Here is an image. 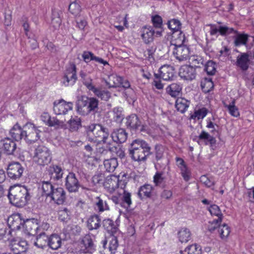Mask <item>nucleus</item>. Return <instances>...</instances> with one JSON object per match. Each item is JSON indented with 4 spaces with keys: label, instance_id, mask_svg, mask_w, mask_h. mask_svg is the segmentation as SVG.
<instances>
[{
    "label": "nucleus",
    "instance_id": "f257e3e1",
    "mask_svg": "<svg viewBox=\"0 0 254 254\" xmlns=\"http://www.w3.org/2000/svg\"><path fill=\"white\" fill-rule=\"evenodd\" d=\"M8 197L13 205L17 207H22L27 204L30 198V195L25 187L16 185L9 188Z\"/></svg>",
    "mask_w": 254,
    "mask_h": 254
},
{
    "label": "nucleus",
    "instance_id": "f03ea898",
    "mask_svg": "<svg viewBox=\"0 0 254 254\" xmlns=\"http://www.w3.org/2000/svg\"><path fill=\"white\" fill-rule=\"evenodd\" d=\"M86 132L88 140L94 143L100 141L107 143L110 134L108 128L99 124H93L87 126Z\"/></svg>",
    "mask_w": 254,
    "mask_h": 254
},
{
    "label": "nucleus",
    "instance_id": "7ed1b4c3",
    "mask_svg": "<svg viewBox=\"0 0 254 254\" xmlns=\"http://www.w3.org/2000/svg\"><path fill=\"white\" fill-rule=\"evenodd\" d=\"M150 148L144 141L135 139L132 141L129 149L131 158L136 161H144L150 154Z\"/></svg>",
    "mask_w": 254,
    "mask_h": 254
},
{
    "label": "nucleus",
    "instance_id": "20e7f679",
    "mask_svg": "<svg viewBox=\"0 0 254 254\" xmlns=\"http://www.w3.org/2000/svg\"><path fill=\"white\" fill-rule=\"evenodd\" d=\"M185 40V35L181 30L173 31L172 34V41H168L166 43H163L161 45L162 49H160V51H162L163 56L160 57V60H161L162 57L165 58H169L168 54L170 45H173L175 46L182 45L184 44Z\"/></svg>",
    "mask_w": 254,
    "mask_h": 254
},
{
    "label": "nucleus",
    "instance_id": "39448f33",
    "mask_svg": "<svg viewBox=\"0 0 254 254\" xmlns=\"http://www.w3.org/2000/svg\"><path fill=\"white\" fill-rule=\"evenodd\" d=\"M33 158L34 161L39 165H47L52 160L51 151L44 145H38L34 149Z\"/></svg>",
    "mask_w": 254,
    "mask_h": 254
},
{
    "label": "nucleus",
    "instance_id": "423d86ee",
    "mask_svg": "<svg viewBox=\"0 0 254 254\" xmlns=\"http://www.w3.org/2000/svg\"><path fill=\"white\" fill-rule=\"evenodd\" d=\"M24 140L28 144H32L40 139V131L33 124H27L25 127Z\"/></svg>",
    "mask_w": 254,
    "mask_h": 254
},
{
    "label": "nucleus",
    "instance_id": "0eeeda50",
    "mask_svg": "<svg viewBox=\"0 0 254 254\" xmlns=\"http://www.w3.org/2000/svg\"><path fill=\"white\" fill-rule=\"evenodd\" d=\"M76 66L72 64L66 69L63 77L62 83L66 86L73 85L77 80Z\"/></svg>",
    "mask_w": 254,
    "mask_h": 254
},
{
    "label": "nucleus",
    "instance_id": "6e6552de",
    "mask_svg": "<svg viewBox=\"0 0 254 254\" xmlns=\"http://www.w3.org/2000/svg\"><path fill=\"white\" fill-rule=\"evenodd\" d=\"M137 195L141 200L147 198L154 199L157 198V191L151 185L145 184L139 188Z\"/></svg>",
    "mask_w": 254,
    "mask_h": 254
},
{
    "label": "nucleus",
    "instance_id": "1a4fd4ad",
    "mask_svg": "<svg viewBox=\"0 0 254 254\" xmlns=\"http://www.w3.org/2000/svg\"><path fill=\"white\" fill-rule=\"evenodd\" d=\"M9 246L15 254L25 253L28 248V243L24 239H11Z\"/></svg>",
    "mask_w": 254,
    "mask_h": 254
},
{
    "label": "nucleus",
    "instance_id": "9d476101",
    "mask_svg": "<svg viewBox=\"0 0 254 254\" xmlns=\"http://www.w3.org/2000/svg\"><path fill=\"white\" fill-rule=\"evenodd\" d=\"M24 169L18 162H13L10 164L7 169V175L12 180L19 179L23 172Z\"/></svg>",
    "mask_w": 254,
    "mask_h": 254
},
{
    "label": "nucleus",
    "instance_id": "9b49d317",
    "mask_svg": "<svg viewBox=\"0 0 254 254\" xmlns=\"http://www.w3.org/2000/svg\"><path fill=\"white\" fill-rule=\"evenodd\" d=\"M106 146H103L97 148L96 156L100 160H105L112 156L113 151L115 149V146L109 143H106Z\"/></svg>",
    "mask_w": 254,
    "mask_h": 254
},
{
    "label": "nucleus",
    "instance_id": "f8f14e48",
    "mask_svg": "<svg viewBox=\"0 0 254 254\" xmlns=\"http://www.w3.org/2000/svg\"><path fill=\"white\" fill-rule=\"evenodd\" d=\"M73 107V103L66 102L64 100L59 101L58 103L54 102V111L57 115H65L68 111L71 110Z\"/></svg>",
    "mask_w": 254,
    "mask_h": 254
},
{
    "label": "nucleus",
    "instance_id": "ddd939ff",
    "mask_svg": "<svg viewBox=\"0 0 254 254\" xmlns=\"http://www.w3.org/2000/svg\"><path fill=\"white\" fill-rule=\"evenodd\" d=\"M65 186L69 192L77 191L80 184L73 173H69L65 178Z\"/></svg>",
    "mask_w": 254,
    "mask_h": 254
},
{
    "label": "nucleus",
    "instance_id": "4468645a",
    "mask_svg": "<svg viewBox=\"0 0 254 254\" xmlns=\"http://www.w3.org/2000/svg\"><path fill=\"white\" fill-rule=\"evenodd\" d=\"M190 48L184 44L175 46L173 54L180 61L186 60L189 57Z\"/></svg>",
    "mask_w": 254,
    "mask_h": 254
},
{
    "label": "nucleus",
    "instance_id": "2eb2a0df",
    "mask_svg": "<svg viewBox=\"0 0 254 254\" xmlns=\"http://www.w3.org/2000/svg\"><path fill=\"white\" fill-rule=\"evenodd\" d=\"M179 76L186 80H192L195 78V69L190 65H182L179 69Z\"/></svg>",
    "mask_w": 254,
    "mask_h": 254
},
{
    "label": "nucleus",
    "instance_id": "dca6fc26",
    "mask_svg": "<svg viewBox=\"0 0 254 254\" xmlns=\"http://www.w3.org/2000/svg\"><path fill=\"white\" fill-rule=\"evenodd\" d=\"M161 64L160 67V79L164 81H170L173 79L174 75V67L168 64Z\"/></svg>",
    "mask_w": 254,
    "mask_h": 254
},
{
    "label": "nucleus",
    "instance_id": "f3484780",
    "mask_svg": "<svg viewBox=\"0 0 254 254\" xmlns=\"http://www.w3.org/2000/svg\"><path fill=\"white\" fill-rule=\"evenodd\" d=\"M249 55L248 53H242L237 57L235 64L243 71H246L249 67Z\"/></svg>",
    "mask_w": 254,
    "mask_h": 254
},
{
    "label": "nucleus",
    "instance_id": "a211bd4d",
    "mask_svg": "<svg viewBox=\"0 0 254 254\" xmlns=\"http://www.w3.org/2000/svg\"><path fill=\"white\" fill-rule=\"evenodd\" d=\"M103 225L110 236L113 237L114 238L119 237L120 232L113 220L110 219H105L103 221Z\"/></svg>",
    "mask_w": 254,
    "mask_h": 254
},
{
    "label": "nucleus",
    "instance_id": "6ab92c4d",
    "mask_svg": "<svg viewBox=\"0 0 254 254\" xmlns=\"http://www.w3.org/2000/svg\"><path fill=\"white\" fill-rule=\"evenodd\" d=\"M50 196L57 204H62L66 198L65 191L62 188H57L54 189Z\"/></svg>",
    "mask_w": 254,
    "mask_h": 254
},
{
    "label": "nucleus",
    "instance_id": "aec40b11",
    "mask_svg": "<svg viewBox=\"0 0 254 254\" xmlns=\"http://www.w3.org/2000/svg\"><path fill=\"white\" fill-rule=\"evenodd\" d=\"M1 149L8 155H12L16 148L15 142L8 137H5L0 141Z\"/></svg>",
    "mask_w": 254,
    "mask_h": 254
},
{
    "label": "nucleus",
    "instance_id": "412c9836",
    "mask_svg": "<svg viewBox=\"0 0 254 254\" xmlns=\"http://www.w3.org/2000/svg\"><path fill=\"white\" fill-rule=\"evenodd\" d=\"M24 223L23 220L21 218L19 214H15L8 218L7 224L11 230H18L20 226Z\"/></svg>",
    "mask_w": 254,
    "mask_h": 254
},
{
    "label": "nucleus",
    "instance_id": "4be33fe9",
    "mask_svg": "<svg viewBox=\"0 0 254 254\" xmlns=\"http://www.w3.org/2000/svg\"><path fill=\"white\" fill-rule=\"evenodd\" d=\"M127 135L125 129L120 128L114 129L111 133V137L114 142L122 143L127 140Z\"/></svg>",
    "mask_w": 254,
    "mask_h": 254
},
{
    "label": "nucleus",
    "instance_id": "5701e85b",
    "mask_svg": "<svg viewBox=\"0 0 254 254\" xmlns=\"http://www.w3.org/2000/svg\"><path fill=\"white\" fill-rule=\"evenodd\" d=\"M119 179L115 175L108 176L104 183V186L110 192H113L119 187Z\"/></svg>",
    "mask_w": 254,
    "mask_h": 254
},
{
    "label": "nucleus",
    "instance_id": "b1692460",
    "mask_svg": "<svg viewBox=\"0 0 254 254\" xmlns=\"http://www.w3.org/2000/svg\"><path fill=\"white\" fill-rule=\"evenodd\" d=\"M79 246L80 253L92 254L95 251V247L92 239H82Z\"/></svg>",
    "mask_w": 254,
    "mask_h": 254
},
{
    "label": "nucleus",
    "instance_id": "393cba45",
    "mask_svg": "<svg viewBox=\"0 0 254 254\" xmlns=\"http://www.w3.org/2000/svg\"><path fill=\"white\" fill-rule=\"evenodd\" d=\"M198 138L200 140L203 141L205 145H209L212 149L214 150L215 149L216 140L215 137L210 135L207 132L204 130L202 131L198 135Z\"/></svg>",
    "mask_w": 254,
    "mask_h": 254
},
{
    "label": "nucleus",
    "instance_id": "a878e982",
    "mask_svg": "<svg viewBox=\"0 0 254 254\" xmlns=\"http://www.w3.org/2000/svg\"><path fill=\"white\" fill-rule=\"evenodd\" d=\"M88 97H82L76 103V111L78 113L82 116L88 115Z\"/></svg>",
    "mask_w": 254,
    "mask_h": 254
},
{
    "label": "nucleus",
    "instance_id": "bb28decb",
    "mask_svg": "<svg viewBox=\"0 0 254 254\" xmlns=\"http://www.w3.org/2000/svg\"><path fill=\"white\" fill-rule=\"evenodd\" d=\"M118 246V239H109V241L105 240L103 242V247L105 251L107 253H110V254H114Z\"/></svg>",
    "mask_w": 254,
    "mask_h": 254
},
{
    "label": "nucleus",
    "instance_id": "cd10ccee",
    "mask_svg": "<svg viewBox=\"0 0 254 254\" xmlns=\"http://www.w3.org/2000/svg\"><path fill=\"white\" fill-rule=\"evenodd\" d=\"M141 36L144 42L147 44L153 41L154 31L151 26H144L141 29Z\"/></svg>",
    "mask_w": 254,
    "mask_h": 254
},
{
    "label": "nucleus",
    "instance_id": "c85d7f7f",
    "mask_svg": "<svg viewBox=\"0 0 254 254\" xmlns=\"http://www.w3.org/2000/svg\"><path fill=\"white\" fill-rule=\"evenodd\" d=\"M68 130L70 132L77 131L81 127V120L77 116L71 117L67 122Z\"/></svg>",
    "mask_w": 254,
    "mask_h": 254
},
{
    "label": "nucleus",
    "instance_id": "c756f323",
    "mask_svg": "<svg viewBox=\"0 0 254 254\" xmlns=\"http://www.w3.org/2000/svg\"><path fill=\"white\" fill-rule=\"evenodd\" d=\"M249 36L245 33H240L237 31V33L232 36L234 39V44L235 46L239 47L241 45L247 46Z\"/></svg>",
    "mask_w": 254,
    "mask_h": 254
},
{
    "label": "nucleus",
    "instance_id": "7c9ffc66",
    "mask_svg": "<svg viewBox=\"0 0 254 254\" xmlns=\"http://www.w3.org/2000/svg\"><path fill=\"white\" fill-rule=\"evenodd\" d=\"M47 171L51 178L55 180H59L63 177V171L62 168L58 165H52L49 166Z\"/></svg>",
    "mask_w": 254,
    "mask_h": 254
},
{
    "label": "nucleus",
    "instance_id": "2f4dec72",
    "mask_svg": "<svg viewBox=\"0 0 254 254\" xmlns=\"http://www.w3.org/2000/svg\"><path fill=\"white\" fill-rule=\"evenodd\" d=\"M87 226L89 230H97L101 226V219L99 215H91L87 221Z\"/></svg>",
    "mask_w": 254,
    "mask_h": 254
},
{
    "label": "nucleus",
    "instance_id": "473e14b6",
    "mask_svg": "<svg viewBox=\"0 0 254 254\" xmlns=\"http://www.w3.org/2000/svg\"><path fill=\"white\" fill-rule=\"evenodd\" d=\"M126 125L127 128L137 129L141 125V122L135 114H131L126 118Z\"/></svg>",
    "mask_w": 254,
    "mask_h": 254
},
{
    "label": "nucleus",
    "instance_id": "72a5a7b5",
    "mask_svg": "<svg viewBox=\"0 0 254 254\" xmlns=\"http://www.w3.org/2000/svg\"><path fill=\"white\" fill-rule=\"evenodd\" d=\"M25 130L17 124H15L10 129L9 133L11 136L16 141H19L24 138Z\"/></svg>",
    "mask_w": 254,
    "mask_h": 254
},
{
    "label": "nucleus",
    "instance_id": "f704fd0d",
    "mask_svg": "<svg viewBox=\"0 0 254 254\" xmlns=\"http://www.w3.org/2000/svg\"><path fill=\"white\" fill-rule=\"evenodd\" d=\"M166 92L173 97H177L181 95L182 86L181 84L173 83L168 85L166 89Z\"/></svg>",
    "mask_w": 254,
    "mask_h": 254
},
{
    "label": "nucleus",
    "instance_id": "c9c22d12",
    "mask_svg": "<svg viewBox=\"0 0 254 254\" xmlns=\"http://www.w3.org/2000/svg\"><path fill=\"white\" fill-rule=\"evenodd\" d=\"M190 104V101L184 98L178 97L176 100L175 107L177 110L181 113H184Z\"/></svg>",
    "mask_w": 254,
    "mask_h": 254
},
{
    "label": "nucleus",
    "instance_id": "e433bc0d",
    "mask_svg": "<svg viewBox=\"0 0 254 254\" xmlns=\"http://www.w3.org/2000/svg\"><path fill=\"white\" fill-rule=\"evenodd\" d=\"M82 56L84 61L87 63L91 61H95L96 62L102 64L104 65L108 64V63L107 61H104L101 58L96 57L91 52L84 51Z\"/></svg>",
    "mask_w": 254,
    "mask_h": 254
},
{
    "label": "nucleus",
    "instance_id": "4c0bfd02",
    "mask_svg": "<svg viewBox=\"0 0 254 254\" xmlns=\"http://www.w3.org/2000/svg\"><path fill=\"white\" fill-rule=\"evenodd\" d=\"M176 160L178 163V166L180 168L182 177L186 181H188L190 179V177L184 160L179 157H177Z\"/></svg>",
    "mask_w": 254,
    "mask_h": 254
},
{
    "label": "nucleus",
    "instance_id": "58836bf2",
    "mask_svg": "<svg viewBox=\"0 0 254 254\" xmlns=\"http://www.w3.org/2000/svg\"><path fill=\"white\" fill-rule=\"evenodd\" d=\"M200 86L202 91L207 93L213 89L214 83L211 78L205 77L201 81Z\"/></svg>",
    "mask_w": 254,
    "mask_h": 254
},
{
    "label": "nucleus",
    "instance_id": "ea45409f",
    "mask_svg": "<svg viewBox=\"0 0 254 254\" xmlns=\"http://www.w3.org/2000/svg\"><path fill=\"white\" fill-rule=\"evenodd\" d=\"M94 94L101 100L108 101L111 96V93L107 90H103L95 86L91 90Z\"/></svg>",
    "mask_w": 254,
    "mask_h": 254
},
{
    "label": "nucleus",
    "instance_id": "a19ab883",
    "mask_svg": "<svg viewBox=\"0 0 254 254\" xmlns=\"http://www.w3.org/2000/svg\"><path fill=\"white\" fill-rule=\"evenodd\" d=\"M104 165L107 171L113 172L118 165L117 159L115 158L105 159L104 161Z\"/></svg>",
    "mask_w": 254,
    "mask_h": 254
},
{
    "label": "nucleus",
    "instance_id": "79ce46f5",
    "mask_svg": "<svg viewBox=\"0 0 254 254\" xmlns=\"http://www.w3.org/2000/svg\"><path fill=\"white\" fill-rule=\"evenodd\" d=\"M123 78L116 74H112L109 76V81L106 82L109 88L117 87L121 86Z\"/></svg>",
    "mask_w": 254,
    "mask_h": 254
},
{
    "label": "nucleus",
    "instance_id": "37998d69",
    "mask_svg": "<svg viewBox=\"0 0 254 254\" xmlns=\"http://www.w3.org/2000/svg\"><path fill=\"white\" fill-rule=\"evenodd\" d=\"M24 227L28 236H36L37 235V230L38 228L33 222H27L25 224Z\"/></svg>",
    "mask_w": 254,
    "mask_h": 254
},
{
    "label": "nucleus",
    "instance_id": "c03bdc74",
    "mask_svg": "<svg viewBox=\"0 0 254 254\" xmlns=\"http://www.w3.org/2000/svg\"><path fill=\"white\" fill-rule=\"evenodd\" d=\"M80 76L81 78V80L83 84L85 85L89 90H91L94 87L92 84V78L85 72H83V71H80Z\"/></svg>",
    "mask_w": 254,
    "mask_h": 254
},
{
    "label": "nucleus",
    "instance_id": "a18cd8bd",
    "mask_svg": "<svg viewBox=\"0 0 254 254\" xmlns=\"http://www.w3.org/2000/svg\"><path fill=\"white\" fill-rule=\"evenodd\" d=\"M237 33V30L233 28L229 27L226 25L220 26V35L226 37L230 35L232 36Z\"/></svg>",
    "mask_w": 254,
    "mask_h": 254
},
{
    "label": "nucleus",
    "instance_id": "49530a36",
    "mask_svg": "<svg viewBox=\"0 0 254 254\" xmlns=\"http://www.w3.org/2000/svg\"><path fill=\"white\" fill-rule=\"evenodd\" d=\"M99 101L94 97H88V114L91 112L95 111L98 109Z\"/></svg>",
    "mask_w": 254,
    "mask_h": 254
},
{
    "label": "nucleus",
    "instance_id": "de8ad7c7",
    "mask_svg": "<svg viewBox=\"0 0 254 254\" xmlns=\"http://www.w3.org/2000/svg\"><path fill=\"white\" fill-rule=\"evenodd\" d=\"M204 70L208 75H214L216 71L215 63L211 60L207 61L205 64Z\"/></svg>",
    "mask_w": 254,
    "mask_h": 254
},
{
    "label": "nucleus",
    "instance_id": "09e8293b",
    "mask_svg": "<svg viewBox=\"0 0 254 254\" xmlns=\"http://www.w3.org/2000/svg\"><path fill=\"white\" fill-rule=\"evenodd\" d=\"M167 25L168 28L172 30V32L180 30L182 25L181 22L176 19L169 20Z\"/></svg>",
    "mask_w": 254,
    "mask_h": 254
},
{
    "label": "nucleus",
    "instance_id": "8fccbe9b",
    "mask_svg": "<svg viewBox=\"0 0 254 254\" xmlns=\"http://www.w3.org/2000/svg\"><path fill=\"white\" fill-rule=\"evenodd\" d=\"M49 126L53 127L56 128H66V125L63 121H60L55 117L52 118Z\"/></svg>",
    "mask_w": 254,
    "mask_h": 254
},
{
    "label": "nucleus",
    "instance_id": "3c124183",
    "mask_svg": "<svg viewBox=\"0 0 254 254\" xmlns=\"http://www.w3.org/2000/svg\"><path fill=\"white\" fill-rule=\"evenodd\" d=\"M42 189L46 195L50 196L55 188L50 182L47 181L42 182Z\"/></svg>",
    "mask_w": 254,
    "mask_h": 254
},
{
    "label": "nucleus",
    "instance_id": "603ef678",
    "mask_svg": "<svg viewBox=\"0 0 254 254\" xmlns=\"http://www.w3.org/2000/svg\"><path fill=\"white\" fill-rule=\"evenodd\" d=\"M207 113V109L205 108H202L195 111L194 114L191 116V118L194 119L197 118V120L202 119L206 116Z\"/></svg>",
    "mask_w": 254,
    "mask_h": 254
},
{
    "label": "nucleus",
    "instance_id": "864d4df0",
    "mask_svg": "<svg viewBox=\"0 0 254 254\" xmlns=\"http://www.w3.org/2000/svg\"><path fill=\"white\" fill-rule=\"evenodd\" d=\"M97 199L98 201L96 203V205L99 212H103L109 210V206L106 201H103L99 197H97Z\"/></svg>",
    "mask_w": 254,
    "mask_h": 254
},
{
    "label": "nucleus",
    "instance_id": "5fc2aeb1",
    "mask_svg": "<svg viewBox=\"0 0 254 254\" xmlns=\"http://www.w3.org/2000/svg\"><path fill=\"white\" fill-rule=\"evenodd\" d=\"M62 23V20L60 17L58 12L53 11L52 17V24L55 28H57L60 26Z\"/></svg>",
    "mask_w": 254,
    "mask_h": 254
},
{
    "label": "nucleus",
    "instance_id": "6e6d98bb",
    "mask_svg": "<svg viewBox=\"0 0 254 254\" xmlns=\"http://www.w3.org/2000/svg\"><path fill=\"white\" fill-rule=\"evenodd\" d=\"M186 251L188 252V254H201V247L196 244L188 247Z\"/></svg>",
    "mask_w": 254,
    "mask_h": 254
},
{
    "label": "nucleus",
    "instance_id": "4d7b16f0",
    "mask_svg": "<svg viewBox=\"0 0 254 254\" xmlns=\"http://www.w3.org/2000/svg\"><path fill=\"white\" fill-rule=\"evenodd\" d=\"M48 247L53 250H57L61 246V239H47Z\"/></svg>",
    "mask_w": 254,
    "mask_h": 254
},
{
    "label": "nucleus",
    "instance_id": "13d9d810",
    "mask_svg": "<svg viewBox=\"0 0 254 254\" xmlns=\"http://www.w3.org/2000/svg\"><path fill=\"white\" fill-rule=\"evenodd\" d=\"M208 210L210 213L211 215L216 216H223V214L218 206L216 204L211 205L208 208Z\"/></svg>",
    "mask_w": 254,
    "mask_h": 254
},
{
    "label": "nucleus",
    "instance_id": "bf43d9fd",
    "mask_svg": "<svg viewBox=\"0 0 254 254\" xmlns=\"http://www.w3.org/2000/svg\"><path fill=\"white\" fill-rule=\"evenodd\" d=\"M114 118L117 122H121L124 119V115L122 113V108L116 107L113 109Z\"/></svg>",
    "mask_w": 254,
    "mask_h": 254
},
{
    "label": "nucleus",
    "instance_id": "052dcab7",
    "mask_svg": "<svg viewBox=\"0 0 254 254\" xmlns=\"http://www.w3.org/2000/svg\"><path fill=\"white\" fill-rule=\"evenodd\" d=\"M59 219L63 222H67L69 219V211L67 208H64L59 211Z\"/></svg>",
    "mask_w": 254,
    "mask_h": 254
},
{
    "label": "nucleus",
    "instance_id": "680f3d73",
    "mask_svg": "<svg viewBox=\"0 0 254 254\" xmlns=\"http://www.w3.org/2000/svg\"><path fill=\"white\" fill-rule=\"evenodd\" d=\"M190 63L196 67H200V64H203V60L200 57L197 56H192L190 57Z\"/></svg>",
    "mask_w": 254,
    "mask_h": 254
},
{
    "label": "nucleus",
    "instance_id": "e2e57ef3",
    "mask_svg": "<svg viewBox=\"0 0 254 254\" xmlns=\"http://www.w3.org/2000/svg\"><path fill=\"white\" fill-rule=\"evenodd\" d=\"M68 10L72 14L76 16L80 12V6L76 2H72L69 5Z\"/></svg>",
    "mask_w": 254,
    "mask_h": 254
},
{
    "label": "nucleus",
    "instance_id": "0e129e2a",
    "mask_svg": "<svg viewBox=\"0 0 254 254\" xmlns=\"http://www.w3.org/2000/svg\"><path fill=\"white\" fill-rule=\"evenodd\" d=\"M235 101L233 100L231 104L228 106L230 114L234 117H237L240 115L238 108L235 105Z\"/></svg>",
    "mask_w": 254,
    "mask_h": 254
},
{
    "label": "nucleus",
    "instance_id": "69168bd1",
    "mask_svg": "<svg viewBox=\"0 0 254 254\" xmlns=\"http://www.w3.org/2000/svg\"><path fill=\"white\" fill-rule=\"evenodd\" d=\"M179 238H189L191 236V232L187 228H182L178 232Z\"/></svg>",
    "mask_w": 254,
    "mask_h": 254
},
{
    "label": "nucleus",
    "instance_id": "338daca9",
    "mask_svg": "<svg viewBox=\"0 0 254 254\" xmlns=\"http://www.w3.org/2000/svg\"><path fill=\"white\" fill-rule=\"evenodd\" d=\"M230 233V227L226 224H223L220 232L221 238H227L229 236Z\"/></svg>",
    "mask_w": 254,
    "mask_h": 254
},
{
    "label": "nucleus",
    "instance_id": "774afa93",
    "mask_svg": "<svg viewBox=\"0 0 254 254\" xmlns=\"http://www.w3.org/2000/svg\"><path fill=\"white\" fill-rule=\"evenodd\" d=\"M34 245L38 248L43 249L48 247L47 239H36Z\"/></svg>",
    "mask_w": 254,
    "mask_h": 254
}]
</instances>
